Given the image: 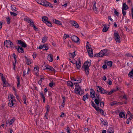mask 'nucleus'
Returning <instances> with one entry per match:
<instances>
[{
	"label": "nucleus",
	"mask_w": 133,
	"mask_h": 133,
	"mask_svg": "<svg viewBox=\"0 0 133 133\" xmlns=\"http://www.w3.org/2000/svg\"><path fill=\"white\" fill-rule=\"evenodd\" d=\"M97 87L98 88L97 89L98 92L97 93H96V97H95V99L94 100V102L98 106H99V104L100 102L102 101V99L101 97L99 96V95L98 93V92L102 94H106L107 95H111L113 93L117 91L118 89V88L117 87L116 89L111 90L110 91L108 92L106 91L101 87L98 86Z\"/></svg>",
	"instance_id": "obj_1"
},
{
	"label": "nucleus",
	"mask_w": 133,
	"mask_h": 133,
	"mask_svg": "<svg viewBox=\"0 0 133 133\" xmlns=\"http://www.w3.org/2000/svg\"><path fill=\"white\" fill-rule=\"evenodd\" d=\"M91 61L90 60H88L84 63L82 66V68L85 71L87 75H88L89 74V67L91 65Z\"/></svg>",
	"instance_id": "obj_2"
},
{
	"label": "nucleus",
	"mask_w": 133,
	"mask_h": 133,
	"mask_svg": "<svg viewBox=\"0 0 133 133\" xmlns=\"http://www.w3.org/2000/svg\"><path fill=\"white\" fill-rule=\"evenodd\" d=\"M75 85L78 87L76 88L75 89V92L77 94H78L80 95H82L84 93V90H82L80 86L78 84H76V82L74 83Z\"/></svg>",
	"instance_id": "obj_3"
},
{
	"label": "nucleus",
	"mask_w": 133,
	"mask_h": 133,
	"mask_svg": "<svg viewBox=\"0 0 133 133\" xmlns=\"http://www.w3.org/2000/svg\"><path fill=\"white\" fill-rule=\"evenodd\" d=\"M108 50L106 49H104L101 50L99 52L96 54L94 55V57H102L104 56H107L108 55L107 53Z\"/></svg>",
	"instance_id": "obj_4"
},
{
	"label": "nucleus",
	"mask_w": 133,
	"mask_h": 133,
	"mask_svg": "<svg viewBox=\"0 0 133 133\" xmlns=\"http://www.w3.org/2000/svg\"><path fill=\"white\" fill-rule=\"evenodd\" d=\"M114 38L117 42L119 43H121V38L119 35V33L116 31H115L114 32Z\"/></svg>",
	"instance_id": "obj_5"
},
{
	"label": "nucleus",
	"mask_w": 133,
	"mask_h": 133,
	"mask_svg": "<svg viewBox=\"0 0 133 133\" xmlns=\"http://www.w3.org/2000/svg\"><path fill=\"white\" fill-rule=\"evenodd\" d=\"M4 45L7 48H8L9 46V47L11 48H14V45L12 42L10 40H6L4 42Z\"/></svg>",
	"instance_id": "obj_6"
},
{
	"label": "nucleus",
	"mask_w": 133,
	"mask_h": 133,
	"mask_svg": "<svg viewBox=\"0 0 133 133\" xmlns=\"http://www.w3.org/2000/svg\"><path fill=\"white\" fill-rule=\"evenodd\" d=\"M25 21L30 23V25L31 27H32L35 25L34 24L33 21L32 19H30L29 18L25 17L24 19Z\"/></svg>",
	"instance_id": "obj_7"
},
{
	"label": "nucleus",
	"mask_w": 133,
	"mask_h": 133,
	"mask_svg": "<svg viewBox=\"0 0 133 133\" xmlns=\"http://www.w3.org/2000/svg\"><path fill=\"white\" fill-rule=\"evenodd\" d=\"M17 42V44L20 45L22 47L26 48L27 47V44L25 42H23L21 40H18Z\"/></svg>",
	"instance_id": "obj_8"
},
{
	"label": "nucleus",
	"mask_w": 133,
	"mask_h": 133,
	"mask_svg": "<svg viewBox=\"0 0 133 133\" xmlns=\"http://www.w3.org/2000/svg\"><path fill=\"white\" fill-rule=\"evenodd\" d=\"M71 39L72 41L76 43L78 42L79 40V38L75 35L72 36Z\"/></svg>",
	"instance_id": "obj_9"
},
{
	"label": "nucleus",
	"mask_w": 133,
	"mask_h": 133,
	"mask_svg": "<svg viewBox=\"0 0 133 133\" xmlns=\"http://www.w3.org/2000/svg\"><path fill=\"white\" fill-rule=\"evenodd\" d=\"M87 49L89 56L90 57H92L93 56L92 49L89 48Z\"/></svg>",
	"instance_id": "obj_10"
},
{
	"label": "nucleus",
	"mask_w": 133,
	"mask_h": 133,
	"mask_svg": "<svg viewBox=\"0 0 133 133\" xmlns=\"http://www.w3.org/2000/svg\"><path fill=\"white\" fill-rule=\"evenodd\" d=\"M42 5L45 6H48L50 4V3L45 0H42Z\"/></svg>",
	"instance_id": "obj_11"
},
{
	"label": "nucleus",
	"mask_w": 133,
	"mask_h": 133,
	"mask_svg": "<svg viewBox=\"0 0 133 133\" xmlns=\"http://www.w3.org/2000/svg\"><path fill=\"white\" fill-rule=\"evenodd\" d=\"M76 64L77 68L78 69H79V68L81 67V63L80 61V59L79 58L77 59V62L76 61Z\"/></svg>",
	"instance_id": "obj_12"
},
{
	"label": "nucleus",
	"mask_w": 133,
	"mask_h": 133,
	"mask_svg": "<svg viewBox=\"0 0 133 133\" xmlns=\"http://www.w3.org/2000/svg\"><path fill=\"white\" fill-rule=\"evenodd\" d=\"M71 23L72 25H73L76 28H78L79 26L77 23L74 21H71Z\"/></svg>",
	"instance_id": "obj_13"
},
{
	"label": "nucleus",
	"mask_w": 133,
	"mask_h": 133,
	"mask_svg": "<svg viewBox=\"0 0 133 133\" xmlns=\"http://www.w3.org/2000/svg\"><path fill=\"white\" fill-rule=\"evenodd\" d=\"M17 50L18 52L19 53H23L24 52V51L23 48L19 45L18 46Z\"/></svg>",
	"instance_id": "obj_14"
},
{
	"label": "nucleus",
	"mask_w": 133,
	"mask_h": 133,
	"mask_svg": "<svg viewBox=\"0 0 133 133\" xmlns=\"http://www.w3.org/2000/svg\"><path fill=\"white\" fill-rule=\"evenodd\" d=\"M52 21L55 24L61 25H62V22L61 21L58 20H56L55 19H53Z\"/></svg>",
	"instance_id": "obj_15"
},
{
	"label": "nucleus",
	"mask_w": 133,
	"mask_h": 133,
	"mask_svg": "<svg viewBox=\"0 0 133 133\" xmlns=\"http://www.w3.org/2000/svg\"><path fill=\"white\" fill-rule=\"evenodd\" d=\"M94 3L93 5V10L95 11L96 14L99 11L98 9L96 7V2H93Z\"/></svg>",
	"instance_id": "obj_16"
},
{
	"label": "nucleus",
	"mask_w": 133,
	"mask_h": 133,
	"mask_svg": "<svg viewBox=\"0 0 133 133\" xmlns=\"http://www.w3.org/2000/svg\"><path fill=\"white\" fill-rule=\"evenodd\" d=\"M47 59L50 62H52L53 60V55L51 54H49L48 56Z\"/></svg>",
	"instance_id": "obj_17"
},
{
	"label": "nucleus",
	"mask_w": 133,
	"mask_h": 133,
	"mask_svg": "<svg viewBox=\"0 0 133 133\" xmlns=\"http://www.w3.org/2000/svg\"><path fill=\"white\" fill-rule=\"evenodd\" d=\"M90 96L93 98L95 97V92L93 89H90Z\"/></svg>",
	"instance_id": "obj_18"
},
{
	"label": "nucleus",
	"mask_w": 133,
	"mask_h": 133,
	"mask_svg": "<svg viewBox=\"0 0 133 133\" xmlns=\"http://www.w3.org/2000/svg\"><path fill=\"white\" fill-rule=\"evenodd\" d=\"M129 112L130 113V114H128L127 115H126V118L127 119H128L129 120H131L132 118V114L130 113V112L129 111Z\"/></svg>",
	"instance_id": "obj_19"
},
{
	"label": "nucleus",
	"mask_w": 133,
	"mask_h": 133,
	"mask_svg": "<svg viewBox=\"0 0 133 133\" xmlns=\"http://www.w3.org/2000/svg\"><path fill=\"white\" fill-rule=\"evenodd\" d=\"M42 21L46 23L48 21V18L45 16H43L42 17Z\"/></svg>",
	"instance_id": "obj_20"
},
{
	"label": "nucleus",
	"mask_w": 133,
	"mask_h": 133,
	"mask_svg": "<svg viewBox=\"0 0 133 133\" xmlns=\"http://www.w3.org/2000/svg\"><path fill=\"white\" fill-rule=\"evenodd\" d=\"M81 81L82 79H81V77H77V79H74V81H77V82H76V84L81 83Z\"/></svg>",
	"instance_id": "obj_21"
},
{
	"label": "nucleus",
	"mask_w": 133,
	"mask_h": 133,
	"mask_svg": "<svg viewBox=\"0 0 133 133\" xmlns=\"http://www.w3.org/2000/svg\"><path fill=\"white\" fill-rule=\"evenodd\" d=\"M128 6L125 3H123V6L122 9L127 10L128 9Z\"/></svg>",
	"instance_id": "obj_22"
},
{
	"label": "nucleus",
	"mask_w": 133,
	"mask_h": 133,
	"mask_svg": "<svg viewBox=\"0 0 133 133\" xmlns=\"http://www.w3.org/2000/svg\"><path fill=\"white\" fill-rule=\"evenodd\" d=\"M11 9L12 11H16L17 10V8L14 5L11 6Z\"/></svg>",
	"instance_id": "obj_23"
},
{
	"label": "nucleus",
	"mask_w": 133,
	"mask_h": 133,
	"mask_svg": "<svg viewBox=\"0 0 133 133\" xmlns=\"http://www.w3.org/2000/svg\"><path fill=\"white\" fill-rule=\"evenodd\" d=\"M14 103L13 102V100H11L10 99L9 100V102L8 104V105L10 107H12L14 106Z\"/></svg>",
	"instance_id": "obj_24"
},
{
	"label": "nucleus",
	"mask_w": 133,
	"mask_h": 133,
	"mask_svg": "<svg viewBox=\"0 0 133 133\" xmlns=\"http://www.w3.org/2000/svg\"><path fill=\"white\" fill-rule=\"evenodd\" d=\"M47 71H55V69L51 66H50L49 68H47Z\"/></svg>",
	"instance_id": "obj_25"
},
{
	"label": "nucleus",
	"mask_w": 133,
	"mask_h": 133,
	"mask_svg": "<svg viewBox=\"0 0 133 133\" xmlns=\"http://www.w3.org/2000/svg\"><path fill=\"white\" fill-rule=\"evenodd\" d=\"M75 51L74 52L69 54V56L71 58H74L76 55L75 54Z\"/></svg>",
	"instance_id": "obj_26"
},
{
	"label": "nucleus",
	"mask_w": 133,
	"mask_h": 133,
	"mask_svg": "<svg viewBox=\"0 0 133 133\" xmlns=\"http://www.w3.org/2000/svg\"><path fill=\"white\" fill-rule=\"evenodd\" d=\"M39 95L42 98L43 102L44 103L45 98L43 93L42 92H40Z\"/></svg>",
	"instance_id": "obj_27"
},
{
	"label": "nucleus",
	"mask_w": 133,
	"mask_h": 133,
	"mask_svg": "<svg viewBox=\"0 0 133 133\" xmlns=\"http://www.w3.org/2000/svg\"><path fill=\"white\" fill-rule=\"evenodd\" d=\"M119 116L120 118H124L125 116V114L123 112H120L119 114Z\"/></svg>",
	"instance_id": "obj_28"
},
{
	"label": "nucleus",
	"mask_w": 133,
	"mask_h": 133,
	"mask_svg": "<svg viewBox=\"0 0 133 133\" xmlns=\"http://www.w3.org/2000/svg\"><path fill=\"white\" fill-rule=\"evenodd\" d=\"M104 27L102 30V31L103 32H106L107 31L108 28L107 25H104Z\"/></svg>",
	"instance_id": "obj_29"
},
{
	"label": "nucleus",
	"mask_w": 133,
	"mask_h": 133,
	"mask_svg": "<svg viewBox=\"0 0 133 133\" xmlns=\"http://www.w3.org/2000/svg\"><path fill=\"white\" fill-rule=\"evenodd\" d=\"M17 87H18L19 86L20 84V78H19V76H17Z\"/></svg>",
	"instance_id": "obj_30"
},
{
	"label": "nucleus",
	"mask_w": 133,
	"mask_h": 133,
	"mask_svg": "<svg viewBox=\"0 0 133 133\" xmlns=\"http://www.w3.org/2000/svg\"><path fill=\"white\" fill-rule=\"evenodd\" d=\"M128 76L130 78H131L133 76V69H132L131 71L128 74Z\"/></svg>",
	"instance_id": "obj_31"
},
{
	"label": "nucleus",
	"mask_w": 133,
	"mask_h": 133,
	"mask_svg": "<svg viewBox=\"0 0 133 133\" xmlns=\"http://www.w3.org/2000/svg\"><path fill=\"white\" fill-rule=\"evenodd\" d=\"M114 130L113 129L111 128H109L107 131L108 133H114Z\"/></svg>",
	"instance_id": "obj_32"
},
{
	"label": "nucleus",
	"mask_w": 133,
	"mask_h": 133,
	"mask_svg": "<svg viewBox=\"0 0 133 133\" xmlns=\"http://www.w3.org/2000/svg\"><path fill=\"white\" fill-rule=\"evenodd\" d=\"M96 111L98 112H99L102 115H104V112L103 110L100 109L99 107V109H98V110H96Z\"/></svg>",
	"instance_id": "obj_33"
},
{
	"label": "nucleus",
	"mask_w": 133,
	"mask_h": 133,
	"mask_svg": "<svg viewBox=\"0 0 133 133\" xmlns=\"http://www.w3.org/2000/svg\"><path fill=\"white\" fill-rule=\"evenodd\" d=\"M91 102L92 106L95 108L96 110H98V109H99V107H97L94 102L92 101H91Z\"/></svg>",
	"instance_id": "obj_34"
},
{
	"label": "nucleus",
	"mask_w": 133,
	"mask_h": 133,
	"mask_svg": "<svg viewBox=\"0 0 133 133\" xmlns=\"http://www.w3.org/2000/svg\"><path fill=\"white\" fill-rule=\"evenodd\" d=\"M47 39V37L46 36H44L42 38V42L43 43H44Z\"/></svg>",
	"instance_id": "obj_35"
},
{
	"label": "nucleus",
	"mask_w": 133,
	"mask_h": 133,
	"mask_svg": "<svg viewBox=\"0 0 133 133\" xmlns=\"http://www.w3.org/2000/svg\"><path fill=\"white\" fill-rule=\"evenodd\" d=\"M67 84L68 86H70L71 87H72L74 85L73 83L71 81L68 82Z\"/></svg>",
	"instance_id": "obj_36"
},
{
	"label": "nucleus",
	"mask_w": 133,
	"mask_h": 133,
	"mask_svg": "<svg viewBox=\"0 0 133 133\" xmlns=\"http://www.w3.org/2000/svg\"><path fill=\"white\" fill-rule=\"evenodd\" d=\"M119 103H120L119 102H118L117 103L116 102H112L111 103H111V106H113V105H118V104H119Z\"/></svg>",
	"instance_id": "obj_37"
},
{
	"label": "nucleus",
	"mask_w": 133,
	"mask_h": 133,
	"mask_svg": "<svg viewBox=\"0 0 133 133\" xmlns=\"http://www.w3.org/2000/svg\"><path fill=\"white\" fill-rule=\"evenodd\" d=\"M107 64L108 66L111 67L112 66V62L111 61H108L107 62Z\"/></svg>",
	"instance_id": "obj_38"
},
{
	"label": "nucleus",
	"mask_w": 133,
	"mask_h": 133,
	"mask_svg": "<svg viewBox=\"0 0 133 133\" xmlns=\"http://www.w3.org/2000/svg\"><path fill=\"white\" fill-rule=\"evenodd\" d=\"M9 85V84L7 82H6V81H4L3 82V87H6L8 86Z\"/></svg>",
	"instance_id": "obj_39"
},
{
	"label": "nucleus",
	"mask_w": 133,
	"mask_h": 133,
	"mask_svg": "<svg viewBox=\"0 0 133 133\" xmlns=\"http://www.w3.org/2000/svg\"><path fill=\"white\" fill-rule=\"evenodd\" d=\"M101 123L102 124H104V125H106L108 123L106 121H103V119H102V120H101Z\"/></svg>",
	"instance_id": "obj_40"
},
{
	"label": "nucleus",
	"mask_w": 133,
	"mask_h": 133,
	"mask_svg": "<svg viewBox=\"0 0 133 133\" xmlns=\"http://www.w3.org/2000/svg\"><path fill=\"white\" fill-rule=\"evenodd\" d=\"M100 107L101 108H102L104 106V102L103 101H101L100 102Z\"/></svg>",
	"instance_id": "obj_41"
},
{
	"label": "nucleus",
	"mask_w": 133,
	"mask_h": 133,
	"mask_svg": "<svg viewBox=\"0 0 133 133\" xmlns=\"http://www.w3.org/2000/svg\"><path fill=\"white\" fill-rule=\"evenodd\" d=\"M45 23L48 26L50 27L52 26V24L50 21H48L47 22H46Z\"/></svg>",
	"instance_id": "obj_42"
},
{
	"label": "nucleus",
	"mask_w": 133,
	"mask_h": 133,
	"mask_svg": "<svg viewBox=\"0 0 133 133\" xmlns=\"http://www.w3.org/2000/svg\"><path fill=\"white\" fill-rule=\"evenodd\" d=\"M34 70L36 72H38L39 71V68L37 65H36L34 68Z\"/></svg>",
	"instance_id": "obj_43"
},
{
	"label": "nucleus",
	"mask_w": 133,
	"mask_h": 133,
	"mask_svg": "<svg viewBox=\"0 0 133 133\" xmlns=\"http://www.w3.org/2000/svg\"><path fill=\"white\" fill-rule=\"evenodd\" d=\"M6 22L8 24H9L10 22V17H7L6 18Z\"/></svg>",
	"instance_id": "obj_44"
},
{
	"label": "nucleus",
	"mask_w": 133,
	"mask_h": 133,
	"mask_svg": "<svg viewBox=\"0 0 133 133\" xmlns=\"http://www.w3.org/2000/svg\"><path fill=\"white\" fill-rule=\"evenodd\" d=\"M10 14L11 15L13 16H16L17 15L16 13L12 12H10Z\"/></svg>",
	"instance_id": "obj_45"
},
{
	"label": "nucleus",
	"mask_w": 133,
	"mask_h": 133,
	"mask_svg": "<svg viewBox=\"0 0 133 133\" xmlns=\"http://www.w3.org/2000/svg\"><path fill=\"white\" fill-rule=\"evenodd\" d=\"M43 47L44 48L43 49L47 50L48 49V46L46 45H43Z\"/></svg>",
	"instance_id": "obj_46"
},
{
	"label": "nucleus",
	"mask_w": 133,
	"mask_h": 133,
	"mask_svg": "<svg viewBox=\"0 0 133 133\" xmlns=\"http://www.w3.org/2000/svg\"><path fill=\"white\" fill-rule=\"evenodd\" d=\"M125 10L124 9H122V12L124 16H125L126 14V12Z\"/></svg>",
	"instance_id": "obj_47"
},
{
	"label": "nucleus",
	"mask_w": 133,
	"mask_h": 133,
	"mask_svg": "<svg viewBox=\"0 0 133 133\" xmlns=\"http://www.w3.org/2000/svg\"><path fill=\"white\" fill-rule=\"evenodd\" d=\"M36 1L39 4L42 5V0H36Z\"/></svg>",
	"instance_id": "obj_48"
},
{
	"label": "nucleus",
	"mask_w": 133,
	"mask_h": 133,
	"mask_svg": "<svg viewBox=\"0 0 133 133\" xmlns=\"http://www.w3.org/2000/svg\"><path fill=\"white\" fill-rule=\"evenodd\" d=\"M13 56L14 58V59L15 61V63H16V61H17L16 56L14 53L13 54Z\"/></svg>",
	"instance_id": "obj_49"
},
{
	"label": "nucleus",
	"mask_w": 133,
	"mask_h": 133,
	"mask_svg": "<svg viewBox=\"0 0 133 133\" xmlns=\"http://www.w3.org/2000/svg\"><path fill=\"white\" fill-rule=\"evenodd\" d=\"M32 27H33L35 31H38V29L36 27L35 25H34Z\"/></svg>",
	"instance_id": "obj_50"
},
{
	"label": "nucleus",
	"mask_w": 133,
	"mask_h": 133,
	"mask_svg": "<svg viewBox=\"0 0 133 133\" xmlns=\"http://www.w3.org/2000/svg\"><path fill=\"white\" fill-rule=\"evenodd\" d=\"M114 13L115 15H116L117 16H118L119 12L117 11L116 10H115Z\"/></svg>",
	"instance_id": "obj_51"
},
{
	"label": "nucleus",
	"mask_w": 133,
	"mask_h": 133,
	"mask_svg": "<svg viewBox=\"0 0 133 133\" xmlns=\"http://www.w3.org/2000/svg\"><path fill=\"white\" fill-rule=\"evenodd\" d=\"M54 84H55V83L53 82H51L49 83V86L50 87H52Z\"/></svg>",
	"instance_id": "obj_52"
},
{
	"label": "nucleus",
	"mask_w": 133,
	"mask_h": 133,
	"mask_svg": "<svg viewBox=\"0 0 133 133\" xmlns=\"http://www.w3.org/2000/svg\"><path fill=\"white\" fill-rule=\"evenodd\" d=\"M37 55V54L36 52H34L32 56H33V59H34L36 58V56Z\"/></svg>",
	"instance_id": "obj_53"
},
{
	"label": "nucleus",
	"mask_w": 133,
	"mask_h": 133,
	"mask_svg": "<svg viewBox=\"0 0 133 133\" xmlns=\"http://www.w3.org/2000/svg\"><path fill=\"white\" fill-rule=\"evenodd\" d=\"M50 107L49 105H48L46 107V112L48 113L49 111V110L50 109Z\"/></svg>",
	"instance_id": "obj_54"
},
{
	"label": "nucleus",
	"mask_w": 133,
	"mask_h": 133,
	"mask_svg": "<svg viewBox=\"0 0 133 133\" xmlns=\"http://www.w3.org/2000/svg\"><path fill=\"white\" fill-rule=\"evenodd\" d=\"M10 98H11V100H13V99L14 98V97L13 96V95L10 94Z\"/></svg>",
	"instance_id": "obj_55"
},
{
	"label": "nucleus",
	"mask_w": 133,
	"mask_h": 133,
	"mask_svg": "<svg viewBox=\"0 0 133 133\" xmlns=\"http://www.w3.org/2000/svg\"><path fill=\"white\" fill-rule=\"evenodd\" d=\"M14 122L13 119H12L10 120V121L9 122V123L10 124V125L12 124Z\"/></svg>",
	"instance_id": "obj_56"
},
{
	"label": "nucleus",
	"mask_w": 133,
	"mask_h": 133,
	"mask_svg": "<svg viewBox=\"0 0 133 133\" xmlns=\"http://www.w3.org/2000/svg\"><path fill=\"white\" fill-rule=\"evenodd\" d=\"M48 113L47 112H46L45 114V115H44V118H46V119H48V118L47 116H48Z\"/></svg>",
	"instance_id": "obj_57"
},
{
	"label": "nucleus",
	"mask_w": 133,
	"mask_h": 133,
	"mask_svg": "<svg viewBox=\"0 0 133 133\" xmlns=\"http://www.w3.org/2000/svg\"><path fill=\"white\" fill-rule=\"evenodd\" d=\"M70 128L68 127L67 128V129H66V131L68 133H70Z\"/></svg>",
	"instance_id": "obj_58"
},
{
	"label": "nucleus",
	"mask_w": 133,
	"mask_h": 133,
	"mask_svg": "<svg viewBox=\"0 0 133 133\" xmlns=\"http://www.w3.org/2000/svg\"><path fill=\"white\" fill-rule=\"evenodd\" d=\"M23 101H26V97L25 95H24L23 96Z\"/></svg>",
	"instance_id": "obj_59"
},
{
	"label": "nucleus",
	"mask_w": 133,
	"mask_h": 133,
	"mask_svg": "<svg viewBox=\"0 0 133 133\" xmlns=\"http://www.w3.org/2000/svg\"><path fill=\"white\" fill-rule=\"evenodd\" d=\"M26 63L27 64L29 65L31 63V62L30 61L27 60Z\"/></svg>",
	"instance_id": "obj_60"
},
{
	"label": "nucleus",
	"mask_w": 133,
	"mask_h": 133,
	"mask_svg": "<svg viewBox=\"0 0 133 133\" xmlns=\"http://www.w3.org/2000/svg\"><path fill=\"white\" fill-rule=\"evenodd\" d=\"M103 68L104 69H105L107 68V65L106 64H104L103 65Z\"/></svg>",
	"instance_id": "obj_61"
},
{
	"label": "nucleus",
	"mask_w": 133,
	"mask_h": 133,
	"mask_svg": "<svg viewBox=\"0 0 133 133\" xmlns=\"http://www.w3.org/2000/svg\"><path fill=\"white\" fill-rule=\"evenodd\" d=\"M62 97L63 99V103H65V96H62Z\"/></svg>",
	"instance_id": "obj_62"
},
{
	"label": "nucleus",
	"mask_w": 133,
	"mask_h": 133,
	"mask_svg": "<svg viewBox=\"0 0 133 133\" xmlns=\"http://www.w3.org/2000/svg\"><path fill=\"white\" fill-rule=\"evenodd\" d=\"M1 78L2 79V81H3V82L4 81H6L5 78L4 77H1Z\"/></svg>",
	"instance_id": "obj_63"
},
{
	"label": "nucleus",
	"mask_w": 133,
	"mask_h": 133,
	"mask_svg": "<svg viewBox=\"0 0 133 133\" xmlns=\"http://www.w3.org/2000/svg\"><path fill=\"white\" fill-rule=\"evenodd\" d=\"M82 99L84 101H85L86 100V96L85 95H84L82 98Z\"/></svg>",
	"instance_id": "obj_64"
}]
</instances>
